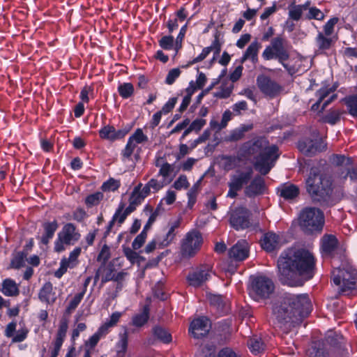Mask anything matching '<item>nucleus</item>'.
<instances>
[{"label":"nucleus","mask_w":357,"mask_h":357,"mask_svg":"<svg viewBox=\"0 0 357 357\" xmlns=\"http://www.w3.org/2000/svg\"><path fill=\"white\" fill-rule=\"evenodd\" d=\"M314 259L304 249H289L278 260L280 280L289 286H302L313 277Z\"/></svg>","instance_id":"1"},{"label":"nucleus","mask_w":357,"mask_h":357,"mask_svg":"<svg viewBox=\"0 0 357 357\" xmlns=\"http://www.w3.org/2000/svg\"><path fill=\"white\" fill-rule=\"evenodd\" d=\"M310 310L311 303L307 294L286 295L273 307L277 327L288 333L301 323Z\"/></svg>","instance_id":"2"},{"label":"nucleus","mask_w":357,"mask_h":357,"mask_svg":"<svg viewBox=\"0 0 357 357\" xmlns=\"http://www.w3.org/2000/svg\"><path fill=\"white\" fill-rule=\"evenodd\" d=\"M243 149L248 155H256L254 167L262 175L270 172L279 156L278 148L275 145L269 146L268 141L263 137L248 142Z\"/></svg>","instance_id":"3"},{"label":"nucleus","mask_w":357,"mask_h":357,"mask_svg":"<svg viewBox=\"0 0 357 357\" xmlns=\"http://www.w3.org/2000/svg\"><path fill=\"white\" fill-rule=\"evenodd\" d=\"M306 189L311 197L318 202L326 200L332 193L331 178L320 174L317 168H312L305 180Z\"/></svg>","instance_id":"4"},{"label":"nucleus","mask_w":357,"mask_h":357,"mask_svg":"<svg viewBox=\"0 0 357 357\" xmlns=\"http://www.w3.org/2000/svg\"><path fill=\"white\" fill-rule=\"evenodd\" d=\"M332 280L340 293L348 295L356 287L357 271L349 264H342L333 271Z\"/></svg>","instance_id":"5"},{"label":"nucleus","mask_w":357,"mask_h":357,"mask_svg":"<svg viewBox=\"0 0 357 357\" xmlns=\"http://www.w3.org/2000/svg\"><path fill=\"white\" fill-rule=\"evenodd\" d=\"M324 224L323 212L317 207H305L300 213L298 225L307 234L321 231Z\"/></svg>","instance_id":"6"},{"label":"nucleus","mask_w":357,"mask_h":357,"mask_svg":"<svg viewBox=\"0 0 357 357\" xmlns=\"http://www.w3.org/2000/svg\"><path fill=\"white\" fill-rule=\"evenodd\" d=\"M284 43V38L282 36L273 38L271 41V44L262 52L261 56L265 61L278 60L285 69L291 73L288 65L285 63V61L289 59V54L285 49Z\"/></svg>","instance_id":"7"},{"label":"nucleus","mask_w":357,"mask_h":357,"mask_svg":"<svg viewBox=\"0 0 357 357\" xmlns=\"http://www.w3.org/2000/svg\"><path fill=\"white\" fill-rule=\"evenodd\" d=\"M274 283L270 278L257 276L252 278L250 295L255 301L266 299L274 292Z\"/></svg>","instance_id":"8"},{"label":"nucleus","mask_w":357,"mask_h":357,"mask_svg":"<svg viewBox=\"0 0 357 357\" xmlns=\"http://www.w3.org/2000/svg\"><path fill=\"white\" fill-rule=\"evenodd\" d=\"M203 243L200 232L192 230L188 232L183 239L181 247L182 257L190 258L195 255Z\"/></svg>","instance_id":"9"},{"label":"nucleus","mask_w":357,"mask_h":357,"mask_svg":"<svg viewBox=\"0 0 357 357\" xmlns=\"http://www.w3.org/2000/svg\"><path fill=\"white\" fill-rule=\"evenodd\" d=\"M298 149L305 155L312 156L324 151L326 149V144L318 137L317 130H314L312 132V138H304L299 141Z\"/></svg>","instance_id":"10"},{"label":"nucleus","mask_w":357,"mask_h":357,"mask_svg":"<svg viewBox=\"0 0 357 357\" xmlns=\"http://www.w3.org/2000/svg\"><path fill=\"white\" fill-rule=\"evenodd\" d=\"M229 223L236 230L244 229L251 226V213L245 207H236L230 211Z\"/></svg>","instance_id":"11"},{"label":"nucleus","mask_w":357,"mask_h":357,"mask_svg":"<svg viewBox=\"0 0 357 357\" xmlns=\"http://www.w3.org/2000/svg\"><path fill=\"white\" fill-rule=\"evenodd\" d=\"M253 171L249 167L243 171H238L232 176L231 181L229 183V190L227 196L234 198L236 196L237 192L240 190L243 185L248 183L252 177Z\"/></svg>","instance_id":"12"},{"label":"nucleus","mask_w":357,"mask_h":357,"mask_svg":"<svg viewBox=\"0 0 357 357\" xmlns=\"http://www.w3.org/2000/svg\"><path fill=\"white\" fill-rule=\"evenodd\" d=\"M210 328L209 320L206 317H201L191 322L189 332L194 338L199 339L207 335Z\"/></svg>","instance_id":"13"},{"label":"nucleus","mask_w":357,"mask_h":357,"mask_svg":"<svg viewBox=\"0 0 357 357\" xmlns=\"http://www.w3.org/2000/svg\"><path fill=\"white\" fill-rule=\"evenodd\" d=\"M209 277V268L206 266H201L189 273L187 279L190 285L197 287L208 280Z\"/></svg>","instance_id":"14"},{"label":"nucleus","mask_w":357,"mask_h":357,"mask_svg":"<svg viewBox=\"0 0 357 357\" xmlns=\"http://www.w3.org/2000/svg\"><path fill=\"white\" fill-rule=\"evenodd\" d=\"M81 252L80 248H76L70 254L68 259L64 258L61 261L60 268L55 272L54 275L60 278L67 271L68 268H73L77 264V257Z\"/></svg>","instance_id":"15"},{"label":"nucleus","mask_w":357,"mask_h":357,"mask_svg":"<svg viewBox=\"0 0 357 357\" xmlns=\"http://www.w3.org/2000/svg\"><path fill=\"white\" fill-rule=\"evenodd\" d=\"M249 255V245L247 241L242 240L238 241L229 250L230 258L236 261H243Z\"/></svg>","instance_id":"16"},{"label":"nucleus","mask_w":357,"mask_h":357,"mask_svg":"<svg viewBox=\"0 0 357 357\" xmlns=\"http://www.w3.org/2000/svg\"><path fill=\"white\" fill-rule=\"evenodd\" d=\"M59 237L61 241L65 244L69 245L74 243V242L79 240L80 234L76 231V228L72 223L66 224L62 229V231L59 234Z\"/></svg>","instance_id":"17"},{"label":"nucleus","mask_w":357,"mask_h":357,"mask_svg":"<svg viewBox=\"0 0 357 357\" xmlns=\"http://www.w3.org/2000/svg\"><path fill=\"white\" fill-rule=\"evenodd\" d=\"M100 271L102 272V283H105L112 280H124L127 275V273L124 271L116 273L114 266L112 264L101 266Z\"/></svg>","instance_id":"18"},{"label":"nucleus","mask_w":357,"mask_h":357,"mask_svg":"<svg viewBox=\"0 0 357 357\" xmlns=\"http://www.w3.org/2000/svg\"><path fill=\"white\" fill-rule=\"evenodd\" d=\"M261 245L266 251L272 252L280 247V238L273 232H268L264 235L261 240Z\"/></svg>","instance_id":"19"},{"label":"nucleus","mask_w":357,"mask_h":357,"mask_svg":"<svg viewBox=\"0 0 357 357\" xmlns=\"http://www.w3.org/2000/svg\"><path fill=\"white\" fill-rule=\"evenodd\" d=\"M265 190L264 178L260 176H257L246 187L245 193L249 197H254L263 193Z\"/></svg>","instance_id":"20"},{"label":"nucleus","mask_w":357,"mask_h":357,"mask_svg":"<svg viewBox=\"0 0 357 357\" xmlns=\"http://www.w3.org/2000/svg\"><path fill=\"white\" fill-rule=\"evenodd\" d=\"M317 96L319 98L318 100L312 106V109L314 111L319 109L321 102H323V105L321 110H323L329 103L337 98V95L331 93L329 91H318Z\"/></svg>","instance_id":"21"},{"label":"nucleus","mask_w":357,"mask_h":357,"mask_svg":"<svg viewBox=\"0 0 357 357\" xmlns=\"http://www.w3.org/2000/svg\"><path fill=\"white\" fill-rule=\"evenodd\" d=\"M39 299L47 304H52L56 300V293L53 291V286L50 282H46L40 290Z\"/></svg>","instance_id":"22"},{"label":"nucleus","mask_w":357,"mask_h":357,"mask_svg":"<svg viewBox=\"0 0 357 357\" xmlns=\"http://www.w3.org/2000/svg\"><path fill=\"white\" fill-rule=\"evenodd\" d=\"M126 132L122 130H116L113 126H105L100 130V135L103 139L115 140L123 138Z\"/></svg>","instance_id":"23"},{"label":"nucleus","mask_w":357,"mask_h":357,"mask_svg":"<svg viewBox=\"0 0 357 357\" xmlns=\"http://www.w3.org/2000/svg\"><path fill=\"white\" fill-rule=\"evenodd\" d=\"M308 352L310 357H333L332 354L327 351L326 344L320 341L314 342Z\"/></svg>","instance_id":"24"},{"label":"nucleus","mask_w":357,"mask_h":357,"mask_svg":"<svg viewBox=\"0 0 357 357\" xmlns=\"http://www.w3.org/2000/svg\"><path fill=\"white\" fill-rule=\"evenodd\" d=\"M257 82L259 89H281L275 81L269 76L260 75L257 78Z\"/></svg>","instance_id":"25"},{"label":"nucleus","mask_w":357,"mask_h":357,"mask_svg":"<svg viewBox=\"0 0 357 357\" xmlns=\"http://www.w3.org/2000/svg\"><path fill=\"white\" fill-rule=\"evenodd\" d=\"M322 250L326 254L331 253L337 247V240L333 235H324L321 239Z\"/></svg>","instance_id":"26"},{"label":"nucleus","mask_w":357,"mask_h":357,"mask_svg":"<svg viewBox=\"0 0 357 357\" xmlns=\"http://www.w3.org/2000/svg\"><path fill=\"white\" fill-rule=\"evenodd\" d=\"M43 227L45 234L41 238V242L46 245L48 243L49 240L53 237L54 232L58 228V224L56 221L46 222L43 225Z\"/></svg>","instance_id":"27"},{"label":"nucleus","mask_w":357,"mask_h":357,"mask_svg":"<svg viewBox=\"0 0 357 357\" xmlns=\"http://www.w3.org/2000/svg\"><path fill=\"white\" fill-rule=\"evenodd\" d=\"M261 47V43L257 40L252 41L244 52L245 56H248L252 63H256L258 61V52Z\"/></svg>","instance_id":"28"},{"label":"nucleus","mask_w":357,"mask_h":357,"mask_svg":"<svg viewBox=\"0 0 357 357\" xmlns=\"http://www.w3.org/2000/svg\"><path fill=\"white\" fill-rule=\"evenodd\" d=\"M315 43L319 50L325 51L331 48L333 40L331 38L324 36L322 32H319L315 38Z\"/></svg>","instance_id":"29"},{"label":"nucleus","mask_w":357,"mask_h":357,"mask_svg":"<svg viewBox=\"0 0 357 357\" xmlns=\"http://www.w3.org/2000/svg\"><path fill=\"white\" fill-rule=\"evenodd\" d=\"M1 291L4 295L8 296H13L19 294V290L15 282L10 279H6L3 281Z\"/></svg>","instance_id":"30"},{"label":"nucleus","mask_w":357,"mask_h":357,"mask_svg":"<svg viewBox=\"0 0 357 357\" xmlns=\"http://www.w3.org/2000/svg\"><path fill=\"white\" fill-rule=\"evenodd\" d=\"M299 190L298 187L294 185H284L282 186L280 190V195L284 199H293L298 196Z\"/></svg>","instance_id":"31"},{"label":"nucleus","mask_w":357,"mask_h":357,"mask_svg":"<svg viewBox=\"0 0 357 357\" xmlns=\"http://www.w3.org/2000/svg\"><path fill=\"white\" fill-rule=\"evenodd\" d=\"M153 335L164 343H169L172 341L171 334L161 326H155L153 328Z\"/></svg>","instance_id":"32"},{"label":"nucleus","mask_w":357,"mask_h":357,"mask_svg":"<svg viewBox=\"0 0 357 357\" xmlns=\"http://www.w3.org/2000/svg\"><path fill=\"white\" fill-rule=\"evenodd\" d=\"M342 101L347 105L349 113L353 116H357V93L345 97Z\"/></svg>","instance_id":"33"},{"label":"nucleus","mask_w":357,"mask_h":357,"mask_svg":"<svg viewBox=\"0 0 357 357\" xmlns=\"http://www.w3.org/2000/svg\"><path fill=\"white\" fill-rule=\"evenodd\" d=\"M248 346L251 351L255 354L262 352L265 349L264 343L261 341V337L255 336L248 342Z\"/></svg>","instance_id":"34"},{"label":"nucleus","mask_w":357,"mask_h":357,"mask_svg":"<svg viewBox=\"0 0 357 357\" xmlns=\"http://www.w3.org/2000/svg\"><path fill=\"white\" fill-rule=\"evenodd\" d=\"M149 308L148 305H145L143 308V310L139 314H136L132 318V323L136 326H143L149 319Z\"/></svg>","instance_id":"35"},{"label":"nucleus","mask_w":357,"mask_h":357,"mask_svg":"<svg viewBox=\"0 0 357 357\" xmlns=\"http://www.w3.org/2000/svg\"><path fill=\"white\" fill-rule=\"evenodd\" d=\"M128 333L125 330L123 333L120 334V340L117 344V353L121 357H123L128 347Z\"/></svg>","instance_id":"36"},{"label":"nucleus","mask_w":357,"mask_h":357,"mask_svg":"<svg viewBox=\"0 0 357 357\" xmlns=\"http://www.w3.org/2000/svg\"><path fill=\"white\" fill-rule=\"evenodd\" d=\"M158 45L162 50H171L173 49L174 45V37L170 33L169 35L163 36L158 40Z\"/></svg>","instance_id":"37"},{"label":"nucleus","mask_w":357,"mask_h":357,"mask_svg":"<svg viewBox=\"0 0 357 357\" xmlns=\"http://www.w3.org/2000/svg\"><path fill=\"white\" fill-rule=\"evenodd\" d=\"M142 186V185L141 183L136 186L130 195L129 202H130L132 205L138 206L144 199V197L140 193Z\"/></svg>","instance_id":"38"},{"label":"nucleus","mask_w":357,"mask_h":357,"mask_svg":"<svg viewBox=\"0 0 357 357\" xmlns=\"http://www.w3.org/2000/svg\"><path fill=\"white\" fill-rule=\"evenodd\" d=\"M206 82V77L202 72L199 73L195 83L193 81L190 82V86L185 89H203Z\"/></svg>","instance_id":"39"},{"label":"nucleus","mask_w":357,"mask_h":357,"mask_svg":"<svg viewBox=\"0 0 357 357\" xmlns=\"http://www.w3.org/2000/svg\"><path fill=\"white\" fill-rule=\"evenodd\" d=\"M27 252L25 251L16 253L11 260L10 266L15 268H19L24 265V259L26 258Z\"/></svg>","instance_id":"40"},{"label":"nucleus","mask_w":357,"mask_h":357,"mask_svg":"<svg viewBox=\"0 0 357 357\" xmlns=\"http://www.w3.org/2000/svg\"><path fill=\"white\" fill-rule=\"evenodd\" d=\"M121 316V313L116 312L112 314L109 320L102 324L100 328L105 331L107 333L109 328L114 326Z\"/></svg>","instance_id":"41"},{"label":"nucleus","mask_w":357,"mask_h":357,"mask_svg":"<svg viewBox=\"0 0 357 357\" xmlns=\"http://www.w3.org/2000/svg\"><path fill=\"white\" fill-rule=\"evenodd\" d=\"M303 11L298 5L291 3L289 6V17L294 21H298L302 17Z\"/></svg>","instance_id":"42"},{"label":"nucleus","mask_w":357,"mask_h":357,"mask_svg":"<svg viewBox=\"0 0 357 357\" xmlns=\"http://www.w3.org/2000/svg\"><path fill=\"white\" fill-rule=\"evenodd\" d=\"M85 294V290H83L82 292L76 294L72 301L69 303L68 306L66 308V312L70 314L75 308L77 307L80 301L84 297Z\"/></svg>","instance_id":"43"},{"label":"nucleus","mask_w":357,"mask_h":357,"mask_svg":"<svg viewBox=\"0 0 357 357\" xmlns=\"http://www.w3.org/2000/svg\"><path fill=\"white\" fill-rule=\"evenodd\" d=\"M103 199V195L100 192H97L86 197L85 202L89 206H95Z\"/></svg>","instance_id":"44"},{"label":"nucleus","mask_w":357,"mask_h":357,"mask_svg":"<svg viewBox=\"0 0 357 357\" xmlns=\"http://www.w3.org/2000/svg\"><path fill=\"white\" fill-rule=\"evenodd\" d=\"M324 14L317 7H312L309 8V12L306 15L307 20H323L324 19Z\"/></svg>","instance_id":"45"},{"label":"nucleus","mask_w":357,"mask_h":357,"mask_svg":"<svg viewBox=\"0 0 357 357\" xmlns=\"http://www.w3.org/2000/svg\"><path fill=\"white\" fill-rule=\"evenodd\" d=\"M332 162L337 166H349L351 164V159L342 155H333L331 158Z\"/></svg>","instance_id":"46"},{"label":"nucleus","mask_w":357,"mask_h":357,"mask_svg":"<svg viewBox=\"0 0 357 357\" xmlns=\"http://www.w3.org/2000/svg\"><path fill=\"white\" fill-rule=\"evenodd\" d=\"M338 18L336 17L331 18L324 26V34L330 36L334 31V26L337 23Z\"/></svg>","instance_id":"47"},{"label":"nucleus","mask_w":357,"mask_h":357,"mask_svg":"<svg viewBox=\"0 0 357 357\" xmlns=\"http://www.w3.org/2000/svg\"><path fill=\"white\" fill-rule=\"evenodd\" d=\"M252 128V126H243L240 128L235 130L231 135V139L235 141L241 139L243 137L244 133Z\"/></svg>","instance_id":"48"},{"label":"nucleus","mask_w":357,"mask_h":357,"mask_svg":"<svg viewBox=\"0 0 357 357\" xmlns=\"http://www.w3.org/2000/svg\"><path fill=\"white\" fill-rule=\"evenodd\" d=\"M105 334H107V333L100 327L98 331L90 337L86 344L90 345L92 348L94 347L98 342L100 338Z\"/></svg>","instance_id":"49"},{"label":"nucleus","mask_w":357,"mask_h":357,"mask_svg":"<svg viewBox=\"0 0 357 357\" xmlns=\"http://www.w3.org/2000/svg\"><path fill=\"white\" fill-rule=\"evenodd\" d=\"M147 234L145 232H141L137 235L132 243L133 250H136L139 249L144 243Z\"/></svg>","instance_id":"50"},{"label":"nucleus","mask_w":357,"mask_h":357,"mask_svg":"<svg viewBox=\"0 0 357 357\" xmlns=\"http://www.w3.org/2000/svg\"><path fill=\"white\" fill-rule=\"evenodd\" d=\"M211 52V47H206L203 48L202 52L197 57L194 58L192 61H189V65H193L197 63L202 61L208 56Z\"/></svg>","instance_id":"51"},{"label":"nucleus","mask_w":357,"mask_h":357,"mask_svg":"<svg viewBox=\"0 0 357 357\" xmlns=\"http://www.w3.org/2000/svg\"><path fill=\"white\" fill-rule=\"evenodd\" d=\"M180 74L181 70L179 68H176L171 69L166 77L165 82L168 84H173L176 79V78L179 77Z\"/></svg>","instance_id":"52"},{"label":"nucleus","mask_w":357,"mask_h":357,"mask_svg":"<svg viewBox=\"0 0 357 357\" xmlns=\"http://www.w3.org/2000/svg\"><path fill=\"white\" fill-rule=\"evenodd\" d=\"M28 333L29 330L26 328H22L18 330L16 334L13 336L12 342H21L24 341L26 338Z\"/></svg>","instance_id":"53"},{"label":"nucleus","mask_w":357,"mask_h":357,"mask_svg":"<svg viewBox=\"0 0 357 357\" xmlns=\"http://www.w3.org/2000/svg\"><path fill=\"white\" fill-rule=\"evenodd\" d=\"M340 118V112L339 111H332L324 117V121L330 124H335Z\"/></svg>","instance_id":"54"},{"label":"nucleus","mask_w":357,"mask_h":357,"mask_svg":"<svg viewBox=\"0 0 357 357\" xmlns=\"http://www.w3.org/2000/svg\"><path fill=\"white\" fill-rule=\"evenodd\" d=\"M120 185L119 181L114 178L109 179L107 182L104 183L102 189L103 190H116Z\"/></svg>","instance_id":"55"},{"label":"nucleus","mask_w":357,"mask_h":357,"mask_svg":"<svg viewBox=\"0 0 357 357\" xmlns=\"http://www.w3.org/2000/svg\"><path fill=\"white\" fill-rule=\"evenodd\" d=\"M123 253L127 259L132 263L134 264L137 259L139 257V255L137 252L134 251L133 248L131 249L130 248H124Z\"/></svg>","instance_id":"56"},{"label":"nucleus","mask_w":357,"mask_h":357,"mask_svg":"<svg viewBox=\"0 0 357 357\" xmlns=\"http://www.w3.org/2000/svg\"><path fill=\"white\" fill-rule=\"evenodd\" d=\"M136 144L143 143L148 140V137L144 135L141 129H137L135 133L130 137Z\"/></svg>","instance_id":"57"},{"label":"nucleus","mask_w":357,"mask_h":357,"mask_svg":"<svg viewBox=\"0 0 357 357\" xmlns=\"http://www.w3.org/2000/svg\"><path fill=\"white\" fill-rule=\"evenodd\" d=\"M208 301L211 305L216 307L218 309H222L224 305L222 298L219 295H210Z\"/></svg>","instance_id":"58"},{"label":"nucleus","mask_w":357,"mask_h":357,"mask_svg":"<svg viewBox=\"0 0 357 357\" xmlns=\"http://www.w3.org/2000/svg\"><path fill=\"white\" fill-rule=\"evenodd\" d=\"M202 352L205 357H214L215 347L213 344H206L203 346Z\"/></svg>","instance_id":"59"},{"label":"nucleus","mask_w":357,"mask_h":357,"mask_svg":"<svg viewBox=\"0 0 357 357\" xmlns=\"http://www.w3.org/2000/svg\"><path fill=\"white\" fill-rule=\"evenodd\" d=\"M189 186L187 177L184 175H181L174 182V187L176 190H181V188H187Z\"/></svg>","instance_id":"60"},{"label":"nucleus","mask_w":357,"mask_h":357,"mask_svg":"<svg viewBox=\"0 0 357 357\" xmlns=\"http://www.w3.org/2000/svg\"><path fill=\"white\" fill-rule=\"evenodd\" d=\"M277 10L276 1L273 3V6L271 7H267L264 9V12L260 15V19L261 20H265L268 19L271 15L275 13Z\"/></svg>","instance_id":"61"},{"label":"nucleus","mask_w":357,"mask_h":357,"mask_svg":"<svg viewBox=\"0 0 357 357\" xmlns=\"http://www.w3.org/2000/svg\"><path fill=\"white\" fill-rule=\"evenodd\" d=\"M109 257V248L107 245H104L98 256V260L105 263Z\"/></svg>","instance_id":"62"},{"label":"nucleus","mask_w":357,"mask_h":357,"mask_svg":"<svg viewBox=\"0 0 357 357\" xmlns=\"http://www.w3.org/2000/svg\"><path fill=\"white\" fill-rule=\"evenodd\" d=\"M176 236V232L173 229V228H169V231L165 235V238L161 241L160 244L162 246H167L169 245L172 241L174 240V237Z\"/></svg>","instance_id":"63"},{"label":"nucleus","mask_w":357,"mask_h":357,"mask_svg":"<svg viewBox=\"0 0 357 357\" xmlns=\"http://www.w3.org/2000/svg\"><path fill=\"white\" fill-rule=\"evenodd\" d=\"M218 357H240V356L236 352H234L231 348L226 347L219 351Z\"/></svg>","instance_id":"64"}]
</instances>
